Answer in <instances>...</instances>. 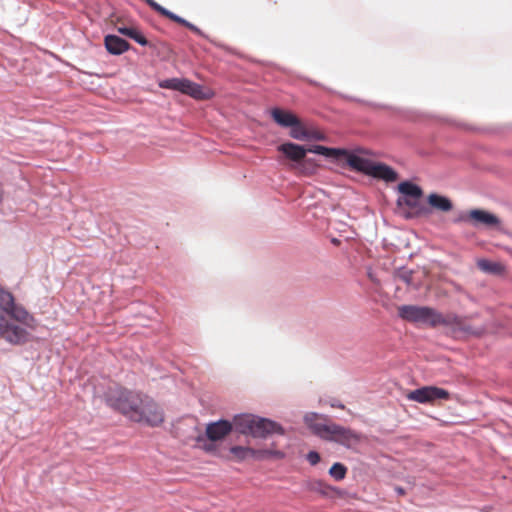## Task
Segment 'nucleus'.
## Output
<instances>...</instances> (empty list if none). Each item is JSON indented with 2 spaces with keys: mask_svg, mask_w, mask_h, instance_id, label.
<instances>
[{
  "mask_svg": "<svg viewBox=\"0 0 512 512\" xmlns=\"http://www.w3.org/2000/svg\"><path fill=\"white\" fill-rule=\"evenodd\" d=\"M107 404L134 422L158 426L164 421L160 406L149 396L123 387L110 388L106 394Z\"/></svg>",
  "mask_w": 512,
  "mask_h": 512,
  "instance_id": "obj_1",
  "label": "nucleus"
},
{
  "mask_svg": "<svg viewBox=\"0 0 512 512\" xmlns=\"http://www.w3.org/2000/svg\"><path fill=\"white\" fill-rule=\"evenodd\" d=\"M0 338L12 345H22L29 341L30 332L37 326L36 320L21 304L16 302L13 293L0 284Z\"/></svg>",
  "mask_w": 512,
  "mask_h": 512,
  "instance_id": "obj_2",
  "label": "nucleus"
},
{
  "mask_svg": "<svg viewBox=\"0 0 512 512\" xmlns=\"http://www.w3.org/2000/svg\"><path fill=\"white\" fill-rule=\"evenodd\" d=\"M278 151L283 153L291 161L297 163L299 172L304 175L313 174L317 168L314 159H306L307 152L334 158H338L339 156L346 154V151L341 149L328 148L321 145H314L306 149L304 146L292 142L279 145Z\"/></svg>",
  "mask_w": 512,
  "mask_h": 512,
  "instance_id": "obj_3",
  "label": "nucleus"
},
{
  "mask_svg": "<svg viewBox=\"0 0 512 512\" xmlns=\"http://www.w3.org/2000/svg\"><path fill=\"white\" fill-rule=\"evenodd\" d=\"M398 314L402 319L410 322L429 324L433 327L437 325H452L463 331H470L464 320L460 317L453 314L443 316L430 307L402 305L398 308Z\"/></svg>",
  "mask_w": 512,
  "mask_h": 512,
  "instance_id": "obj_4",
  "label": "nucleus"
},
{
  "mask_svg": "<svg viewBox=\"0 0 512 512\" xmlns=\"http://www.w3.org/2000/svg\"><path fill=\"white\" fill-rule=\"evenodd\" d=\"M305 422L322 439L334 441L346 447L360 441V436L353 430L335 423L320 421L316 414L305 416Z\"/></svg>",
  "mask_w": 512,
  "mask_h": 512,
  "instance_id": "obj_5",
  "label": "nucleus"
},
{
  "mask_svg": "<svg viewBox=\"0 0 512 512\" xmlns=\"http://www.w3.org/2000/svg\"><path fill=\"white\" fill-rule=\"evenodd\" d=\"M234 425L241 434L255 438H265L269 434H283V428L274 421L254 415H240L234 418Z\"/></svg>",
  "mask_w": 512,
  "mask_h": 512,
  "instance_id": "obj_6",
  "label": "nucleus"
},
{
  "mask_svg": "<svg viewBox=\"0 0 512 512\" xmlns=\"http://www.w3.org/2000/svg\"><path fill=\"white\" fill-rule=\"evenodd\" d=\"M345 155L347 164L353 170L362 172L374 178L385 180L386 182H394L398 178L397 173L385 164L375 163L367 158L347 152Z\"/></svg>",
  "mask_w": 512,
  "mask_h": 512,
  "instance_id": "obj_7",
  "label": "nucleus"
},
{
  "mask_svg": "<svg viewBox=\"0 0 512 512\" xmlns=\"http://www.w3.org/2000/svg\"><path fill=\"white\" fill-rule=\"evenodd\" d=\"M407 399L421 404L434 403L436 400H449L450 393L436 386H424L419 389L410 391Z\"/></svg>",
  "mask_w": 512,
  "mask_h": 512,
  "instance_id": "obj_8",
  "label": "nucleus"
},
{
  "mask_svg": "<svg viewBox=\"0 0 512 512\" xmlns=\"http://www.w3.org/2000/svg\"><path fill=\"white\" fill-rule=\"evenodd\" d=\"M230 452L234 455V457L238 460H244L246 458L252 457L255 459H266L269 457H274L281 459L284 457V453L279 450L274 449H253L250 447L243 446H233L230 449Z\"/></svg>",
  "mask_w": 512,
  "mask_h": 512,
  "instance_id": "obj_9",
  "label": "nucleus"
},
{
  "mask_svg": "<svg viewBox=\"0 0 512 512\" xmlns=\"http://www.w3.org/2000/svg\"><path fill=\"white\" fill-rule=\"evenodd\" d=\"M146 3L149 5V7L151 9H153L154 11L159 13L161 16H164V17L170 19L171 21H174L180 25L185 26L186 28H188L189 30H191L192 32H194L196 34H201L200 29L198 27H196L194 24L188 22L184 18L167 10L166 8H164L163 6L158 4L155 0H146Z\"/></svg>",
  "mask_w": 512,
  "mask_h": 512,
  "instance_id": "obj_10",
  "label": "nucleus"
},
{
  "mask_svg": "<svg viewBox=\"0 0 512 512\" xmlns=\"http://www.w3.org/2000/svg\"><path fill=\"white\" fill-rule=\"evenodd\" d=\"M232 430V424L227 420H219L207 425L206 435L207 438L212 441H218L223 439Z\"/></svg>",
  "mask_w": 512,
  "mask_h": 512,
  "instance_id": "obj_11",
  "label": "nucleus"
},
{
  "mask_svg": "<svg viewBox=\"0 0 512 512\" xmlns=\"http://www.w3.org/2000/svg\"><path fill=\"white\" fill-rule=\"evenodd\" d=\"M467 218L474 224V225H483L486 227H495L497 226L500 221L494 214H491L487 211L480 210V209H474L471 210L467 216Z\"/></svg>",
  "mask_w": 512,
  "mask_h": 512,
  "instance_id": "obj_12",
  "label": "nucleus"
},
{
  "mask_svg": "<svg viewBox=\"0 0 512 512\" xmlns=\"http://www.w3.org/2000/svg\"><path fill=\"white\" fill-rule=\"evenodd\" d=\"M181 92L197 100H208L213 96L211 90L206 89L203 86L194 83L188 79L184 80Z\"/></svg>",
  "mask_w": 512,
  "mask_h": 512,
  "instance_id": "obj_13",
  "label": "nucleus"
},
{
  "mask_svg": "<svg viewBox=\"0 0 512 512\" xmlns=\"http://www.w3.org/2000/svg\"><path fill=\"white\" fill-rule=\"evenodd\" d=\"M104 44H105L107 51L113 55L123 54L130 47V44L126 40H124L116 35L105 36Z\"/></svg>",
  "mask_w": 512,
  "mask_h": 512,
  "instance_id": "obj_14",
  "label": "nucleus"
},
{
  "mask_svg": "<svg viewBox=\"0 0 512 512\" xmlns=\"http://www.w3.org/2000/svg\"><path fill=\"white\" fill-rule=\"evenodd\" d=\"M271 115L274 121L283 127H292V125L298 124V118L291 112L274 108Z\"/></svg>",
  "mask_w": 512,
  "mask_h": 512,
  "instance_id": "obj_15",
  "label": "nucleus"
},
{
  "mask_svg": "<svg viewBox=\"0 0 512 512\" xmlns=\"http://www.w3.org/2000/svg\"><path fill=\"white\" fill-rule=\"evenodd\" d=\"M427 202L432 208L442 212H448L453 208L450 199L436 193L428 195Z\"/></svg>",
  "mask_w": 512,
  "mask_h": 512,
  "instance_id": "obj_16",
  "label": "nucleus"
},
{
  "mask_svg": "<svg viewBox=\"0 0 512 512\" xmlns=\"http://www.w3.org/2000/svg\"><path fill=\"white\" fill-rule=\"evenodd\" d=\"M116 29L120 34L133 39L142 46L149 45L146 37L135 26H117Z\"/></svg>",
  "mask_w": 512,
  "mask_h": 512,
  "instance_id": "obj_17",
  "label": "nucleus"
},
{
  "mask_svg": "<svg viewBox=\"0 0 512 512\" xmlns=\"http://www.w3.org/2000/svg\"><path fill=\"white\" fill-rule=\"evenodd\" d=\"M398 191L405 196L404 198H421L423 196L422 189L409 181L401 182L398 185Z\"/></svg>",
  "mask_w": 512,
  "mask_h": 512,
  "instance_id": "obj_18",
  "label": "nucleus"
},
{
  "mask_svg": "<svg viewBox=\"0 0 512 512\" xmlns=\"http://www.w3.org/2000/svg\"><path fill=\"white\" fill-rule=\"evenodd\" d=\"M477 267L486 273L490 274H502L505 271L504 265L500 262H493L487 259L477 260Z\"/></svg>",
  "mask_w": 512,
  "mask_h": 512,
  "instance_id": "obj_19",
  "label": "nucleus"
},
{
  "mask_svg": "<svg viewBox=\"0 0 512 512\" xmlns=\"http://www.w3.org/2000/svg\"><path fill=\"white\" fill-rule=\"evenodd\" d=\"M420 198H403L402 202L409 208L415 210V216H423L428 213V210L419 205Z\"/></svg>",
  "mask_w": 512,
  "mask_h": 512,
  "instance_id": "obj_20",
  "label": "nucleus"
},
{
  "mask_svg": "<svg viewBox=\"0 0 512 512\" xmlns=\"http://www.w3.org/2000/svg\"><path fill=\"white\" fill-rule=\"evenodd\" d=\"M307 131L300 121L298 120V124H294L291 127L290 136L296 140H307Z\"/></svg>",
  "mask_w": 512,
  "mask_h": 512,
  "instance_id": "obj_21",
  "label": "nucleus"
},
{
  "mask_svg": "<svg viewBox=\"0 0 512 512\" xmlns=\"http://www.w3.org/2000/svg\"><path fill=\"white\" fill-rule=\"evenodd\" d=\"M346 473L347 468L341 463H334L329 469V474L337 481L344 479Z\"/></svg>",
  "mask_w": 512,
  "mask_h": 512,
  "instance_id": "obj_22",
  "label": "nucleus"
},
{
  "mask_svg": "<svg viewBox=\"0 0 512 512\" xmlns=\"http://www.w3.org/2000/svg\"><path fill=\"white\" fill-rule=\"evenodd\" d=\"M184 80L185 79H178V78L167 79L160 83V87L181 92Z\"/></svg>",
  "mask_w": 512,
  "mask_h": 512,
  "instance_id": "obj_23",
  "label": "nucleus"
},
{
  "mask_svg": "<svg viewBox=\"0 0 512 512\" xmlns=\"http://www.w3.org/2000/svg\"><path fill=\"white\" fill-rule=\"evenodd\" d=\"M397 277L403 282L410 284L412 282V271L407 269H400L397 272Z\"/></svg>",
  "mask_w": 512,
  "mask_h": 512,
  "instance_id": "obj_24",
  "label": "nucleus"
},
{
  "mask_svg": "<svg viewBox=\"0 0 512 512\" xmlns=\"http://www.w3.org/2000/svg\"><path fill=\"white\" fill-rule=\"evenodd\" d=\"M307 140H317L322 141L325 140V136L322 132L314 129H308L307 131Z\"/></svg>",
  "mask_w": 512,
  "mask_h": 512,
  "instance_id": "obj_25",
  "label": "nucleus"
},
{
  "mask_svg": "<svg viewBox=\"0 0 512 512\" xmlns=\"http://www.w3.org/2000/svg\"><path fill=\"white\" fill-rule=\"evenodd\" d=\"M307 460L311 465H316L320 462V455L316 451H310L307 454Z\"/></svg>",
  "mask_w": 512,
  "mask_h": 512,
  "instance_id": "obj_26",
  "label": "nucleus"
},
{
  "mask_svg": "<svg viewBox=\"0 0 512 512\" xmlns=\"http://www.w3.org/2000/svg\"><path fill=\"white\" fill-rule=\"evenodd\" d=\"M203 449L207 452H210V453H213L217 456H221L220 453L217 452V447H216V444L214 442H210V443H207L203 446Z\"/></svg>",
  "mask_w": 512,
  "mask_h": 512,
  "instance_id": "obj_27",
  "label": "nucleus"
},
{
  "mask_svg": "<svg viewBox=\"0 0 512 512\" xmlns=\"http://www.w3.org/2000/svg\"><path fill=\"white\" fill-rule=\"evenodd\" d=\"M313 485V489H317L322 493H326V490L329 489V487L322 482H315Z\"/></svg>",
  "mask_w": 512,
  "mask_h": 512,
  "instance_id": "obj_28",
  "label": "nucleus"
},
{
  "mask_svg": "<svg viewBox=\"0 0 512 512\" xmlns=\"http://www.w3.org/2000/svg\"><path fill=\"white\" fill-rule=\"evenodd\" d=\"M466 220L465 216H460L459 218L455 219V222H460Z\"/></svg>",
  "mask_w": 512,
  "mask_h": 512,
  "instance_id": "obj_29",
  "label": "nucleus"
},
{
  "mask_svg": "<svg viewBox=\"0 0 512 512\" xmlns=\"http://www.w3.org/2000/svg\"><path fill=\"white\" fill-rule=\"evenodd\" d=\"M337 407L340 409H344V405H342V404H339V406H337Z\"/></svg>",
  "mask_w": 512,
  "mask_h": 512,
  "instance_id": "obj_30",
  "label": "nucleus"
}]
</instances>
